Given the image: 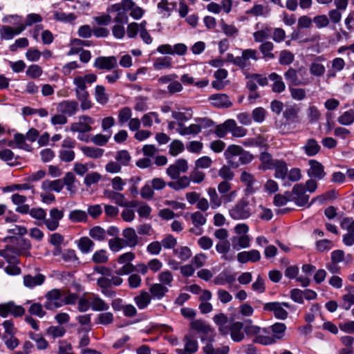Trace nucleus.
<instances>
[{
	"label": "nucleus",
	"mask_w": 354,
	"mask_h": 354,
	"mask_svg": "<svg viewBox=\"0 0 354 354\" xmlns=\"http://www.w3.org/2000/svg\"><path fill=\"white\" fill-rule=\"evenodd\" d=\"M106 11L109 13H115L113 21L118 24L113 26L112 33L115 38L120 39H122L125 35V29L122 24L128 23V12L133 19L139 20L143 17L145 12L133 0H122L119 3L109 6Z\"/></svg>",
	"instance_id": "f257e3e1"
},
{
	"label": "nucleus",
	"mask_w": 354,
	"mask_h": 354,
	"mask_svg": "<svg viewBox=\"0 0 354 354\" xmlns=\"http://www.w3.org/2000/svg\"><path fill=\"white\" fill-rule=\"evenodd\" d=\"M97 80V75L93 73L84 76H77L73 79L76 99L80 102V108L82 111H86L92 108L93 103L89 100V93L86 90V84H91Z\"/></svg>",
	"instance_id": "f03ea898"
},
{
	"label": "nucleus",
	"mask_w": 354,
	"mask_h": 354,
	"mask_svg": "<svg viewBox=\"0 0 354 354\" xmlns=\"http://www.w3.org/2000/svg\"><path fill=\"white\" fill-rule=\"evenodd\" d=\"M252 209L249 201L245 198H241L229 210L230 216L234 220H245L250 217Z\"/></svg>",
	"instance_id": "7ed1b4c3"
},
{
	"label": "nucleus",
	"mask_w": 354,
	"mask_h": 354,
	"mask_svg": "<svg viewBox=\"0 0 354 354\" xmlns=\"http://www.w3.org/2000/svg\"><path fill=\"white\" fill-rule=\"evenodd\" d=\"M306 73V70L304 67H301L298 70L293 68H289L284 73V77L286 80L288 82L289 87L307 85L309 83V81L308 79L304 78Z\"/></svg>",
	"instance_id": "20e7f679"
},
{
	"label": "nucleus",
	"mask_w": 354,
	"mask_h": 354,
	"mask_svg": "<svg viewBox=\"0 0 354 354\" xmlns=\"http://www.w3.org/2000/svg\"><path fill=\"white\" fill-rule=\"evenodd\" d=\"M290 197V201H294L299 207H304L308 203L309 195L306 194V187L302 183L294 185L292 192H286Z\"/></svg>",
	"instance_id": "39448f33"
},
{
	"label": "nucleus",
	"mask_w": 354,
	"mask_h": 354,
	"mask_svg": "<svg viewBox=\"0 0 354 354\" xmlns=\"http://www.w3.org/2000/svg\"><path fill=\"white\" fill-rule=\"evenodd\" d=\"M18 216L12 214L4 218V228L7 232L12 236H24L27 234V228L17 223Z\"/></svg>",
	"instance_id": "423d86ee"
},
{
	"label": "nucleus",
	"mask_w": 354,
	"mask_h": 354,
	"mask_svg": "<svg viewBox=\"0 0 354 354\" xmlns=\"http://www.w3.org/2000/svg\"><path fill=\"white\" fill-rule=\"evenodd\" d=\"M290 308V305L287 302H268L264 304L263 310L268 312H272L274 316L279 319L284 320L288 316V311L284 308Z\"/></svg>",
	"instance_id": "0eeeda50"
},
{
	"label": "nucleus",
	"mask_w": 354,
	"mask_h": 354,
	"mask_svg": "<svg viewBox=\"0 0 354 354\" xmlns=\"http://www.w3.org/2000/svg\"><path fill=\"white\" fill-rule=\"evenodd\" d=\"M46 301L44 307L48 310H55L64 305L63 301V294L58 289H53L48 292L46 295Z\"/></svg>",
	"instance_id": "6e6552de"
},
{
	"label": "nucleus",
	"mask_w": 354,
	"mask_h": 354,
	"mask_svg": "<svg viewBox=\"0 0 354 354\" xmlns=\"http://www.w3.org/2000/svg\"><path fill=\"white\" fill-rule=\"evenodd\" d=\"M25 313V308L21 306L17 305L14 301L0 304V316L1 317H7L9 315L15 317H21Z\"/></svg>",
	"instance_id": "1a4fd4ad"
},
{
	"label": "nucleus",
	"mask_w": 354,
	"mask_h": 354,
	"mask_svg": "<svg viewBox=\"0 0 354 354\" xmlns=\"http://www.w3.org/2000/svg\"><path fill=\"white\" fill-rule=\"evenodd\" d=\"M94 123V120L86 115H80L78 121L73 122L70 126V129L72 132H77L80 133H84L91 131L93 128L91 125Z\"/></svg>",
	"instance_id": "9d476101"
},
{
	"label": "nucleus",
	"mask_w": 354,
	"mask_h": 354,
	"mask_svg": "<svg viewBox=\"0 0 354 354\" xmlns=\"http://www.w3.org/2000/svg\"><path fill=\"white\" fill-rule=\"evenodd\" d=\"M189 166L187 160L179 158L167 167L166 174L171 179L174 180L178 178L181 173L187 172Z\"/></svg>",
	"instance_id": "9b49d317"
},
{
	"label": "nucleus",
	"mask_w": 354,
	"mask_h": 354,
	"mask_svg": "<svg viewBox=\"0 0 354 354\" xmlns=\"http://www.w3.org/2000/svg\"><path fill=\"white\" fill-rule=\"evenodd\" d=\"M190 328L203 335L201 339H205V335L208 338H214L215 333L212 327L202 319H194L190 323Z\"/></svg>",
	"instance_id": "f8f14e48"
},
{
	"label": "nucleus",
	"mask_w": 354,
	"mask_h": 354,
	"mask_svg": "<svg viewBox=\"0 0 354 354\" xmlns=\"http://www.w3.org/2000/svg\"><path fill=\"white\" fill-rule=\"evenodd\" d=\"M57 110L65 116L71 117L78 111L79 104L75 100H64L57 104Z\"/></svg>",
	"instance_id": "ddd939ff"
},
{
	"label": "nucleus",
	"mask_w": 354,
	"mask_h": 354,
	"mask_svg": "<svg viewBox=\"0 0 354 354\" xmlns=\"http://www.w3.org/2000/svg\"><path fill=\"white\" fill-rule=\"evenodd\" d=\"M213 321L218 326V332L222 335H227L230 333L229 327L231 326L232 321L229 320L227 316L223 313H218L214 316Z\"/></svg>",
	"instance_id": "4468645a"
},
{
	"label": "nucleus",
	"mask_w": 354,
	"mask_h": 354,
	"mask_svg": "<svg viewBox=\"0 0 354 354\" xmlns=\"http://www.w3.org/2000/svg\"><path fill=\"white\" fill-rule=\"evenodd\" d=\"M93 66L100 70L111 71L117 67L118 62L115 56L98 57L95 59Z\"/></svg>",
	"instance_id": "2eb2a0df"
},
{
	"label": "nucleus",
	"mask_w": 354,
	"mask_h": 354,
	"mask_svg": "<svg viewBox=\"0 0 354 354\" xmlns=\"http://www.w3.org/2000/svg\"><path fill=\"white\" fill-rule=\"evenodd\" d=\"M309 168L307 170V174L310 178L317 180H322L326 176L324 166L316 160H310L308 161Z\"/></svg>",
	"instance_id": "dca6fc26"
},
{
	"label": "nucleus",
	"mask_w": 354,
	"mask_h": 354,
	"mask_svg": "<svg viewBox=\"0 0 354 354\" xmlns=\"http://www.w3.org/2000/svg\"><path fill=\"white\" fill-rule=\"evenodd\" d=\"M242 151L243 148L239 145H230L227 147L224 152V156L231 167L236 168L239 166V162H236L235 158L237 156H239Z\"/></svg>",
	"instance_id": "f3484780"
},
{
	"label": "nucleus",
	"mask_w": 354,
	"mask_h": 354,
	"mask_svg": "<svg viewBox=\"0 0 354 354\" xmlns=\"http://www.w3.org/2000/svg\"><path fill=\"white\" fill-rule=\"evenodd\" d=\"M250 59L257 61L259 59L258 52L256 49H245L242 52L241 56L237 59L238 66L245 68L250 66Z\"/></svg>",
	"instance_id": "a211bd4d"
},
{
	"label": "nucleus",
	"mask_w": 354,
	"mask_h": 354,
	"mask_svg": "<svg viewBox=\"0 0 354 354\" xmlns=\"http://www.w3.org/2000/svg\"><path fill=\"white\" fill-rule=\"evenodd\" d=\"M103 196L120 207H126L129 205L124 195L120 193V192L114 191L113 189H105L103 192Z\"/></svg>",
	"instance_id": "6ab92c4d"
},
{
	"label": "nucleus",
	"mask_w": 354,
	"mask_h": 354,
	"mask_svg": "<svg viewBox=\"0 0 354 354\" xmlns=\"http://www.w3.org/2000/svg\"><path fill=\"white\" fill-rule=\"evenodd\" d=\"M26 29V25H18L13 28L9 26H4L0 30V35L2 39H11L15 35H19Z\"/></svg>",
	"instance_id": "aec40b11"
},
{
	"label": "nucleus",
	"mask_w": 354,
	"mask_h": 354,
	"mask_svg": "<svg viewBox=\"0 0 354 354\" xmlns=\"http://www.w3.org/2000/svg\"><path fill=\"white\" fill-rule=\"evenodd\" d=\"M32 245L30 241L26 239L19 240L15 246H12L13 253L19 256L30 257L29 250L31 249Z\"/></svg>",
	"instance_id": "412c9836"
},
{
	"label": "nucleus",
	"mask_w": 354,
	"mask_h": 354,
	"mask_svg": "<svg viewBox=\"0 0 354 354\" xmlns=\"http://www.w3.org/2000/svg\"><path fill=\"white\" fill-rule=\"evenodd\" d=\"M243 324L241 322H233L229 327L231 338L234 342H241L245 335L243 331Z\"/></svg>",
	"instance_id": "4be33fe9"
},
{
	"label": "nucleus",
	"mask_w": 354,
	"mask_h": 354,
	"mask_svg": "<svg viewBox=\"0 0 354 354\" xmlns=\"http://www.w3.org/2000/svg\"><path fill=\"white\" fill-rule=\"evenodd\" d=\"M123 240L127 246L130 248L136 247L138 243V236L136 230L132 227H127L122 231Z\"/></svg>",
	"instance_id": "5701e85b"
},
{
	"label": "nucleus",
	"mask_w": 354,
	"mask_h": 354,
	"mask_svg": "<svg viewBox=\"0 0 354 354\" xmlns=\"http://www.w3.org/2000/svg\"><path fill=\"white\" fill-rule=\"evenodd\" d=\"M260 258V252L257 250L244 251L239 252L237 254V260L241 263H245L248 261L257 262L259 261Z\"/></svg>",
	"instance_id": "b1692460"
},
{
	"label": "nucleus",
	"mask_w": 354,
	"mask_h": 354,
	"mask_svg": "<svg viewBox=\"0 0 354 354\" xmlns=\"http://www.w3.org/2000/svg\"><path fill=\"white\" fill-rule=\"evenodd\" d=\"M111 230H115L117 232H118V229L115 227H111L106 232V230L102 227L95 226L89 230V236L94 240L102 241L105 240L107 233L110 235H113V233L111 232Z\"/></svg>",
	"instance_id": "393cba45"
},
{
	"label": "nucleus",
	"mask_w": 354,
	"mask_h": 354,
	"mask_svg": "<svg viewBox=\"0 0 354 354\" xmlns=\"http://www.w3.org/2000/svg\"><path fill=\"white\" fill-rule=\"evenodd\" d=\"M212 104L218 108H228L232 106L229 97L225 94H214L209 97Z\"/></svg>",
	"instance_id": "a878e982"
},
{
	"label": "nucleus",
	"mask_w": 354,
	"mask_h": 354,
	"mask_svg": "<svg viewBox=\"0 0 354 354\" xmlns=\"http://www.w3.org/2000/svg\"><path fill=\"white\" fill-rule=\"evenodd\" d=\"M235 280V274H231L230 272L224 270L214 279V283L218 286H224L227 283L231 286Z\"/></svg>",
	"instance_id": "bb28decb"
},
{
	"label": "nucleus",
	"mask_w": 354,
	"mask_h": 354,
	"mask_svg": "<svg viewBox=\"0 0 354 354\" xmlns=\"http://www.w3.org/2000/svg\"><path fill=\"white\" fill-rule=\"evenodd\" d=\"M213 338H210L205 346H203V350L205 354H228L230 348L228 346H223L221 347H215L212 344Z\"/></svg>",
	"instance_id": "cd10ccee"
},
{
	"label": "nucleus",
	"mask_w": 354,
	"mask_h": 354,
	"mask_svg": "<svg viewBox=\"0 0 354 354\" xmlns=\"http://www.w3.org/2000/svg\"><path fill=\"white\" fill-rule=\"evenodd\" d=\"M301 149L306 156L311 157L317 155L319 152L321 147L315 139L310 138L306 142Z\"/></svg>",
	"instance_id": "c85d7f7f"
},
{
	"label": "nucleus",
	"mask_w": 354,
	"mask_h": 354,
	"mask_svg": "<svg viewBox=\"0 0 354 354\" xmlns=\"http://www.w3.org/2000/svg\"><path fill=\"white\" fill-rule=\"evenodd\" d=\"M175 181H170L167 185L175 191H180L187 188L190 185V178L187 176H180Z\"/></svg>",
	"instance_id": "c756f323"
},
{
	"label": "nucleus",
	"mask_w": 354,
	"mask_h": 354,
	"mask_svg": "<svg viewBox=\"0 0 354 354\" xmlns=\"http://www.w3.org/2000/svg\"><path fill=\"white\" fill-rule=\"evenodd\" d=\"M268 77L273 82L272 90L274 93H280L285 91L286 84L280 75L276 73H272L269 75Z\"/></svg>",
	"instance_id": "7c9ffc66"
},
{
	"label": "nucleus",
	"mask_w": 354,
	"mask_h": 354,
	"mask_svg": "<svg viewBox=\"0 0 354 354\" xmlns=\"http://www.w3.org/2000/svg\"><path fill=\"white\" fill-rule=\"evenodd\" d=\"M185 345L184 348L176 350L178 354H193L198 350V342L196 340L185 337Z\"/></svg>",
	"instance_id": "2f4dec72"
},
{
	"label": "nucleus",
	"mask_w": 354,
	"mask_h": 354,
	"mask_svg": "<svg viewBox=\"0 0 354 354\" xmlns=\"http://www.w3.org/2000/svg\"><path fill=\"white\" fill-rule=\"evenodd\" d=\"M45 280V277L41 274L35 276L27 274L24 277V284L27 288H34L36 286L41 285Z\"/></svg>",
	"instance_id": "473e14b6"
},
{
	"label": "nucleus",
	"mask_w": 354,
	"mask_h": 354,
	"mask_svg": "<svg viewBox=\"0 0 354 354\" xmlns=\"http://www.w3.org/2000/svg\"><path fill=\"white\" fill-rule=\"evenodd\" d=\"M169 291L168 288L161 283H154L149 288L151 299H161Z\"/></svg>",
	"instance_id": "72a5a7b5"
},
{
	"label": "nucleus",
	"mask_w": 354,
	"mask_h": 354,
	"mask_svg": "<svg viewBox=\"0 0 354 354\" xmlns=\"http://www.w3.org/2000/svg\"><path fill=\"white\" fill-rule=\"evenodd\" d=\"M274 47V44L270 41H266L261 44L259 48L263 55V59L268 60L273 59L275 58V55L272 53Z\"/></svg>",
	"instance_id": "f704fd0d"
},
{
	"label": "nucleus",
	"mask_w": 354,
	"mask_h": 354,
	"mask_svg": "<svg viewBox=\"0 0 354 354\" xmlns=\"http://www.w3.org/2000/svg\"><path fill=\"white\" fill-rule=\"evenodd\" d=\"M259 160L261 162L259 168L263 170L273 169L275 162L278 160L273 159L271 154L268 152H262L259 156Z\"/></svg>",
	"instance_id": "c9c22d12"
},
{
	"label": "nucleus",
	"mask_w": 354,
	"mask_h": 354,
	"mask_svg": "<svg viewBox=\"0 0 354 354\" xmlns=\"http://www.w3.org/2000/svg\"><path fill=\"white\" fill-rule=\"evenodd\" d=\"M232 246L234 250H239L241 248H246L250 246V238L249 236L243 234L234 236L232 239Z\"/></svg>",
	"instance_id": "e433bc0d"
},
{
	"label": "nucleus",
	"mask_w": 354,
	"mask_h": 354,
	"mask_svg": "<svg viewBox=\"0 0 354 354\" xmlns=\"http://www.w3.org/2000/svg\"><path fill=\"white\" fill-rule=\"evenodd\" d=\"M300 108L297 104H288L283 113V118L288 121L295 120L298 118Z\"/></svg>",
	"instance_id": "4c0bfd02"
},
{
	"label": "nucleus",
	"mask_w": 354,
	"mask_h": 354,
	"mask_svg": "<svg viewBox=\"0 0 354 354\" xmlns=\"http://www.w3.org/2000/svg\"><path fill=\"white\" fill-rule=\"evenodd\" d=\"M275 169L274 177L284 180L288 174V167L287 164L284 160H278L275 164L274 168Z\"/></svg>",
	"instance_id": "58836bf2"
},
{
	"label": "nucleus",
	"mask_w": 354,
	"mask_h": 354,
	"mask_svg": "<svg viewBox=\"0 0 354 354\" xmlns=\"http://www.w3.org/2000/svg\"><path fill=\"white\" fill-rule=\"evenodd\" d=\"M207 194L210 201V205L212 209H216L220 207L222 205V196H220L217 193L215 188L209 187L207 189Z\"/></svg>",
	"instance_id": "ea45409f"
},
{
	"label": "nucleus",
	"mask_w": 354,
	"mask_h": 354,
	"mask_svg": "<svg viewBox=\"0 0 354 354\" xmlns=\"http://www.w3.org/2000/svg\"><path fill=\"white\" fill-rule=\"evenodd\" d=\"M80 149L86 157L93 159L101 158L104 153L102 149L93 147L82 146Z\"/></svg>",
	"instance_id": "a19ab883"
},
{
	"label": "nucleus",
	"mask_w": 354,
	"mask_h": 354,
	"mask_svg": "<svg viewBox=\"0 0 354 354\" xmlns=\"http://www.w3.org/2000/svg\"><path fill=\"white\" fill-rule=\"evenodd\" d=\"M68 219L72 223H86L88 220V214L84 210L74 209L70 212Z\"/></svg>",
	"instance_id": "79ce46f5"
},
{
	"label": "nucleus",
	"mask_w": 354,
	"mask_h": 354,
	"mask_svg": "<svg viewBox=\"0 0 354 354\" xmlns=\"http://www.w3.org/2000/svg\"><path fill=\"white\" fill-rule=\"evenodd\" d=\"M272 32L271 28L264 26L261 30H257L253 33L254 40L257 43H262L270 37Z\"/></svg>",
	"instance_id": "37998d69"
},
{
	"label": "nucleus",
	"mask_w": 354,
	"mask_h": 354,
	"mask_svg": "<svg viewBox=\"0 0 354 354\" xmlns=\"http://www.w3.org/2000/svg\"><path fill=\"white\" fill-rule=\"evenodd\" d=\"M0 256L3 257L10 264H16L19 261L17 254L13 253L12 245H7L5 249L0 250Z\"/></svg>",
	"instance_id": "c03bdc74"
},
{
	"label": "nucleus",
	"mask_w": 354,
	"mask_h": 354,
	"mask_svg": "<svg viewBox=\"0 0 354 354\" xmlns=\"http://www.w3.org/2000/svg\"><path fill=\"white\" fill-rule=\"evenodd\" d=\"M151 297L149 292L142 291L140 294L134 297V301L140 309L145 308L150 303Z\"/></svg>",
	"instance_id": "a18cd8bd"
},
{
	"label": "nucleus",
	"mask_w": 354,
	"mask_h": 354,
	"mask_svg": "<svg viewBox=\"0 0 354 354\" xmlns=\"http://www.w3.org/2000/svg\"><path fill=\"white\" fill-rule=\"evenodd\" d=\"M26 136L22 133H15L14 135V140L10 141L8 143V146L13 147V143H16L17 146L19 149H22L26 151L30 150V147L29 145L26 143Z\"/></svg>",
	"instance_id": "49530a36"
},
{
	"label": "nucleus",
	"mask_w": 354,
	"mask_h": 354,
	"mask_svg": "<svg viewBox=\"0 0 354 354\" xmlns=\"http://www.w3.org/2000/svg\"><path fill=\"white\" fill-rule=\"evenodd\" d=\"M91 306L95 311H104L109 308V304L96 295L91 297Z\"/></svg>",
	"instance_id": "de8ad7c7"
},
{
	"label": "nucleus",
	"mask_w": 354,
	"mask_h": 354,
	"mask_svg": "<svg viewBox=\"0 0 354 354\" xmlns=\"http://www.w3.org/2000/svg\"><path fill=\"white\" fill-rule=\"evenodd\" d=\"M270 10L268 7L264 6L261 4H256L251 9L247 11L248 14L258 17H268L270 14Z\"/></svg>",
	"instance_id": "09e8293b"
},
{
	"label": "nucleus",
	"mask_w": 354,
	"mask_h": 354,
	"mask_svg": "<svg viewBox=\"0 0 354 354\" xmlns=\"http://www.w3.org/2000/svg\"><path fill=\"white\" fill-rule=\"evenodd\" d=\"M64 187V183L61 179L50 180H44L42 183V188L44 189L53 190L57 192H59Z\"/></svg>",
	"instance_id": "8fccbe9b"
},
{
	"label": "nucleus",
	"mask_w": 354,
	"mask_h": 354,
	"mask_svg": "<svg viewBox=\"0 0 354 354\" xmlns=\"http://www.w3.org/2000/svg\"><path fill=\"white\" fill-rule=\"evenodd\" d=\"M95 98L102 105H104L108 102L109 95L105 93V88L103 86H96L95 88Z\"/></svg>",
	"instance_id": "3c124183"
},
{
	"label": "nucleus",
	"mask_w": 354,
	"mask_h": 354,
	"mask_svg": "<svg viewBox=\"0 0 354 354\" xmlns=\"http://www.w3.org/2000/svg\"><path fill=\"white\" fill-rule=\"evenodd\" d=\"M172 118L177 120L178 128L183 127V122L190 120L192 114L190 112L172 111Z\"/></svg>",
	"instance_id": "603ef678"
},
{
	"label": "nucleus",
	"mask_w": 354,
	"mask_h": 354,
	"mask_svg": "<svg viewBox=\"0 0 354 354\" xmlns=\"http://www.w3.org/2000/svg\"><path fill=\"white\" fill-rule=\"evenodd\" d=\"M177 132L181 136H187V135H197L201 132V129L198 124H192L189 127L177 128Z\"/></svg>",
	"instance_id": "864d4df0"
},
{
	"label": "nucleus",
	"mask_w": 354,
	"mask_h": 354,
	"mask_svg": "<svg viewBox=\"0 0 354 354\" xmlns=\"http://www.w3.org/2000/svg\"><path fill=\"white\" fill-rule=\"evenodd\" d=\"M174 254L182 261H186L192 256V251L187 246H180L173 251Z\"/></svg>",
	"instance_id": "5fc2aeb1"
},
{
	"label": "nucleus",
	"mask_w": 354,
	"mask_h": 354,
	"mask_svg": "<svg viewBox=\"0 0 354 354\" xmlns=\"http://www.w3.org/2000/svg\"><path fill=\"white\" fill-rule=\"evenodd\" d=\"M230 123V124H229V127L230 128V133L232 136L241 138L244 137L247 134V129L242 127L237 126L234 120L231 119V122Z\"/></svg>",
	"instance_id": "6e6d98bb"
},
{
	"label": "nucleus",
	"mask_w": 354,
	"mask_h": 354,
	"mask_svg": "<svg viewBox=\"0 0 354 354\" xmlns=\"http://www.w3.org/2000/svg\"><path fill=\"white\" fill-rule=\"evenodd\" d=\"M306 115L308 122L313 124L319 120L321 113L317 106H310L306 110Z\"/></svg>",
	"instance_id": "4d7b16f0"
},
{
	"label": "nucleus",
	"mask_w": 354,
	"mask_h": 354,
	"mask_svg": "<svg viewBox=\"0 0 354 354\" xmlns=\"http://www.w3.org/2000/svg\"><path fill=\"white\" fill-rule=\"evenodd\" d=\"M94 243L88 237H82L78 241V248L83 253L89 252L94 247Z\"/></svg>",
	"instance_id": "13d9d810"
},
{
	"label": "nucleus",
	"mask_w": 354,
	"mask_h": 354,
	"mask_svg": "<svg viewBox=\"0 0 354 354\" xmlns=\"http://www.w3.org/2000/svg\"><path fill=\"white\" fill-rule=\"evenodd\" d=\"M109 246L111 251L117 252L127 246L123 239L116 237L109 241Z\"/></svg>",
	"instance_id": "bf43d9fd"
},
{
	"label": "nucleus",
	"mask_w": 354,
	"mask_h": 354,
	"mask_svg": "<svg viewBox=\"0 0 354 354\" xmlns=\"http://www.w3.org/2000/svg\"><path fill=\"white\" fill-rule=\"evenodd\" d=\"M190 218L192 222V224L196 227H201L204 225L206 223L207 219L205 215H203L201 212L197 211L195 212L190 215Z\"/></svg>",
	"instance_id": "052dcab7"
},
{
	"label": "nucleus",
	"mask_w": 354,
	"mask_h": 354,
	"mask_svg": "<svg viewBox=\"0 0 354 354\" xmlns=\"http://www.w3.org/2000/svg\"><path fill=\"white\" fill-rule=\"evenodd\" d=\"M66 329L60 326H52L46 330V334L53 339L61 337L64 335Z\"/></svg>",
	"instance_id": "680f3d73"
},
{
	"label": "nucleus",
	"mask_w": 354,
	"mask_h": 354,
	"mask_svg": "<svg viewBox=\"0 0 354 354\" xmlns=\"http://www.w3.org/2000/svg\"><path fill=\"white\" fill-rule=\"evenodd\" d=\"M54 19L62 22H72L76 19L73 13L66 14L62 11L57 10L53 14Z\"/></svg>",
	"instance_id": "e2e57ef3"
},
{
	"label": "nucleus",
	"mask_w": 354,
	"mask_h": 354,
	"mask_svg": "<svg viewBox=\"0 0 354 354\" xmlns=\"http://www.w3.org/2000/svg\"><path fill=\"white\" fill-rule=\"evenodd\" d=\"M337 121L342 125H350L354 122V111L349 110L345 111L337 118Z\"/></svg>",
	"instance_id": "0e129e2a"
},
{
	"label": "nucleus",
	"mask_w": 354,
	"mask_h": 354,
	"mask_svg": "<svg viewBox=\"0 0 354 354\" xmlns=\"http://www.w3.org/2000/svg\"><path fill=\"white\" fill-rule=\"evenodd\" d=\"M231 119L227 120L223 124L217 125L214 133L218 138H224L227 133L230 132V128L229 127V124H230Z\"/></svg>",
	"instance_id": "69168bd1"
},
{
	"label": "nucleus",
	"mask_w": 354,
	"mask_h": 354,
	"mask_svg": "<svg viewBox=\"0 0 354 354\" xmlns=\"http://www.w3.org/2000/svg\"><path fill=\"white\" fill-rule=\"evenodd\" d=\"M171 66V59L168 57H159L153 63V67L156 70H161L164 68H170Z\"/></svg>",
	"instance_id": "338daca9"
},
{
	"label": "nucleus",
	"mask_w": 354,
	"mask_h": 354,
	"mask_svg": "<svg viewBox=\"0 0 354 354\" xmlns=\"http://www.w3.org/2000/svg\"><path fill=\"white\" fill-rule=\"evenodd\" d=\"M184 150L183 143L178 140H174L169 145V153L173 156H176Z\"/></svg>",
	"instance_id": "774afa93"
}]
</instances>
